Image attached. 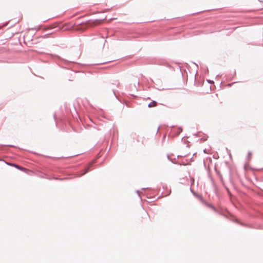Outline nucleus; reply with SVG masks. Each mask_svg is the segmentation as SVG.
<instances>
[{
    "label": "nucleus",
    "mask_w": 263,
    "mask_h": 263,
    "mask_svg": "<svg viewBox=\"0 0 263 263\" xmlns=\"http://www.w3.org/2000/svg\"><path fill=\"white\" fill-rule=\"evenodd\" d=\"M157 105V103L156 101H153V102H151L148 105V107L151 108V107H155Z\"/></svg>",
    "instance_id": "f257e3e1"
},
{
    "label": "nucleus",
    "mask_w": 263,
    "mask_h": 263,
    "mask_svg": "<svg viewBox=\"0 0 263 263\" xmlns=\"http://www.w3.org/2000/svg\"><path fill=\"white\" fill-rule=\"evenodd\" d=\"M10 165L14 166H15V167H16V168H18V169H20V170H23V168H22V167H21V166H18V165H16V164H10Z\"/></svg>",
    "instance_id": "f03ea898"
},
{
    "label": "nucleus",
    "mask_w": 263,
    "mask_h": 263,
    "mask_svg": "<svg viewBox=\"0 0 263 263\" xmlns=\"http://www.w3.org/2000/svg\"><path fill=\"white\" fill-rule=\"evenodd\" d=\"M87 172V171H86L83 174L86 173Z\"/></svg>",
    "instance_id": "7ed1b4c3"
}]
</instances>
